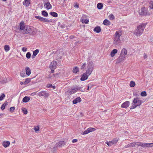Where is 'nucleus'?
<instances>
[{"instance_id":"1","label":"nucleus","mask_w":153,"mask_h":153,"mask_svg":"<svg viewBox=\"0 0 153 153\" xmlns=\"http://www.w3.org/2000/svg\"><path fill=\"white\" fill-rule=\"evenodd\" d=\"M146 26V24H142L138 26L134 33L137 36H139L143 33L144 30Z\"/></svg>"},{"instance_id":"2","label":"nucleus","mask_w":153,"mask_h":153,"mask_svg":"<svg viewBox=\"0 0 153 153\" xmlns=\"http://www.w3.org/2000/svg\"><path fill=\"white\" fill-rule=\"evenodd\" d=\"M122 35V33L121 31H116L114 35V39L113 44L114 45H117L121 42L120 37Z\"/></svg>"},{"instance_id":"3","label":"nucleus","mask_w":153,"mask_h":153,"mask_svg":"<svg viewBox=\"0 0 153 153\" xmlns=\"http://www.w3.org/2000/svg\"><path fill=\"white\" fill-rule=\"evenodd\" d=\"M142 102V101L140 98L137 97L134 98L132 101V105L130 109H134L137 106H140Z\"/></svg>"},{"instance_id":"4","label":"nucleus","mask_w":153,"mask_h":153,"mask_svg":"<svg viewBox=\"0 0 153 153\" xmlns=\"http://www.w3.org/2000/svg\"><path fill=\"white\" fill-rule=\"evenodd\" d=\"M94 65L92 62H89L87 66V70L86 71L88 75H90L91 74L94 70Z\"/></svg>"},{"instance_id":"5","label":"nucleus","mask_w":153,"mask_h":153,"mask_svg":"<svg viewBox=\"0 0 153 153\" xmlns=\"http://www.w3.org/2000/svg\"><path fill=\"white\" fill-rule=\"evenodd\" d=\"M35 17L40 20L41 22H51L52 21L50 19H47L42 17L41 16H36Z\"/></svg>"},{"instance_id":"6","label":"nucleus","mask_w":153,"mask_h":153,"mask_svg":"<svg viewBox=\"0 0 153 153\" xmlns=\"http://www.w3.org/2000/svg\"><path fill=\"white\" fill-rule=\"evenodd\" d=\"M57 63L56 62H51L50 65V68L51 70V73H53L54 72V70L56 67Z\"/></svg>"},{"instance_id":"7","label":"nucleus","mask_w":153,"mask_h":153,"mask_svg":"<svg viewBox=\"0 0 153 153\" xmlns=\"http://www.w3.org/2000/svg\"><path fill=\"white\" fill-rule=\"evenodd\" d=\"M38 95L39 97H47L49 96L48 93L45 91H41L38 93Z\"/></svg>"},{"instance_id":"8","label":"nucleus","mask_w":153,"mask_h":153,"mask_svg":"<svg viewBox=\"0 0 153 153\" xmlns=\"http://www.w3.org/2000/svg\"><path fill=\"white\" fill-rule=\"evenodd\" d=\"M96 129L93 128H89L86 130L81 133L82 135L88 134L91 132L94 131Z\"/></svg>"},{"instance_id":"9","label":"nucleus","mask_w":153,"mask_h":153,"mask_svg":"<svg viewBox=\"0 0 153 153\" xmlns=\"http://www.w3.org/2000/svg\"><path fill=\"white\" fill-rule=\"evenodd\" d=\"M32 28L30 26H27L26 27L25 32V34H30L31 33Z\"/></svg>"},{"instance_id":"10","label":"nucleus","mask_w":153,"mask_h":153,"mask_svg":"<svg viewBox=\"0 0 153 153\" xmlns=\"http://www.w3.org/2000/svg\"><path fill=\"white\" fill-rule=\"evenodd\" d=\"M147 10L146 8L143 7L141 9V12H139V13L141 16L146 15L147 14Z\"/></svg>"},{"instance_id":"11","label":"nucleus","mask_w":153,"mask_h":153,"mask_svg":"<svg viewBox=\"0 0 153 153\" xmlns=\"http://www.w3.org/2000/svg\"><path fill=\"white\" fill-rule=\"evenodd\" d=\"M89 76V75H88V74L85 72L84 73L83 75L81 76L80 80L82 81H85L88 79Z\"/></svg>"},{"instance_id":"12","label":"nucleus","mask_w":153,"mask_h":153,"mask_svg":"<svg viewBox=\"0 0 153 153\" xmlns=\"http://www.w3.org/2000/svg\"><path fill=\"white\" fill-rule=\"evenodd\" d=\"M125 58V56L124 55L120 54L118 59H117V62L119 63L124 60Z\"/></svg>"},{"instance_id":"13","label":"nucleus","mask_w":153,"mask_h":153,"mask_svg":"<svg viewBox=\"0 0 153 153\" xmlns=\"http://www.w3.org/2000/svg\"><path fill=\"white\" fill-rule=\"evenodd\" d=\"M130 104V103L129 101H126L121 105V107L123 108H127L129 106Z\"/></svg>"},{"instance_id":"14","label":"nucleus","mask_w":153,"mask_h":153,"mask_svg":"<svg viewBox=\"0 0 153 153\" xmlns=\"http://www.w3.org/2000/svg\"><path fill=\"white\" fill-rule=\"evenodd\" d=\"M44 7L47 10L51 9L52 6L49 2H46L44 4Z\"/></svg>"},{"instance_id":"15","label":"nucleus","mask_w":153,"mask_h":153,"mask_svg":"<svg viewBox=\"0 0 153 153\" xmlns=\"http://www.w3.org/2000/svg\"><path fill=\"white\" fill-rule=\"evenodd\" d=\"M23 4L26 7H27L30 4V0H25L23 2Z\"/></svg>"},{"instance_id":"16","label":"nucleus","mask_w":153,"mask_h":153,"mask_svg":"<svg viewBox=\"0 0 153 153\" xmlns=\"http://www.w3.org/2000/svg\"><path fill=\"white\" fill-rule=\"evenodd\" d=\"M153 146V143H143V147H152Z\"/></svg>"},{"instance_id":"17","label":"nucleus","mask_w":153,"mask_h":153,"mask_svg":"<svg viewBox=\"0 0 153 153\" xmlns=\"http://www.w3.org/2000/svg\"><path fill=\"white\" fill-rule=\"evenodd\" d=\"M20 29L21 30H24L25 29V23L24 22H21L20 23Z\"/></svg>"},{"instance_id":"18","label":"nucleus","mask_w":153,"mask_h":153,"mask_svg":"<svg viewBox=\"0 0 153 153\" xmlns=\"http://www.w3.org/2000/svg\"><path fill=\"white\" fill-rule=\"evenodd\" d=\"M117 50L116 49H114L110 53L111 57H113L115 56V54L117 52Z\"/></svg>"},{"instance_id":"19","label":"nucleus","mask_w":153,"mask_h":153,"mask_svg":"<svg viewBox=\"0 0 153 153\" xmlns=\"http://www.w3.org/2000/svg\"><path fill=\"white\" fill-rule=\"evenodd\" d=\"M65 145V143L64 141H61L59 142L56 144V146L59 147H62L63 146H64Z\"/></svg>"},{"instance_id":"20","label":"nucleus","mask_w":153,"mask_h":153,"mask_svg":"<svg viewBox=\"0 0 153 153\" xmlns=\"http://www.w3.org/2000/svg\"><path fill=\"white\" fill-rule=\"evenodd\" d=\"M94 31L97 33H99L101 31V28L100 26H97L94 29Z\"/></svg>"},{"instance_id":"21","label":"nucleus","mask_w":153,"mask_h":153,"mask_svg":"<svg viewBox=\"0 0 153 153\" xmlns=\"http://www.w3.org/2000/svg\"><path fill=\"white\" fill-rule=\"evenodd\" d=\"M81 101V98L79 97H77L74 99L73 101V103L74 104H75L78 102H79Z\"/></svg>"},{"instance_id":"22","label":"nucleus","mask_w":153,"mask_h":153,"mask_svg":"<svg viewBox=\"0 0 153 153\" xmlns=\"http://www.w3.org/2000/svg\"><path fill=\"white\" fill-rule=\"evenodd\" d=\"M134 143V147H135L136 146H140L141 147H143V143L140 142H133Z\"/></svg>"},{"instance_id":"23","label":"nucleus","mask_w":153,"mask_h":153,"mask_svg":"<svg viewBox=\"0 0 153 153\" xmlns=\"http://www.w3.org/2000/svg\"><path fill=\"white\" fill-rule=\"evenodd\" d=\"M26 74L27 76H29L31 73V71L30 68L28 67H26L25 68Z\"/></svg>"},{"instance_id":"24","label":"nucleus","mask_w":153,"mask_h":153,"mask_svg":"<svg viewBox=\"0 0 153 153\" xmlns=\"http://www.w3.org/2000/svg\"><path fill=\"white\" fill-rule=\"evenodd\" d=\"M10 144V142L9 141H7L6 142H4L3 143V145L5 148L9 146Z\"/></svg>"},{"instance_id":"25","label":"nucleus","mask_w":153,"mask_h":153,"mask_svg":"<svg viewBox=\"0 0 153 153\" xmlns=\"http://www.w3.org/2000/svg\"><path fill=\"white\" fill-rule=\"evenodd\" d=\"M39 52V50L38 49H36L35 51H33V54L32 56L33 58H34L35 56Z\"/></svg>"},{"instance_id":"26","label":"nucleus","mask_w":153,"mask_h":153,"mask_svg":"<svg viewBox=\"0 0 153 153\" xmlns=\"http://www.w3.org/2000/svg\"><path fill=\"white\" fill-rule=\"evenodd\" d=\"M30 100V98L29 97L27 96H25L23 99L22 101L24 102H27Z\"/></svg>"},{"instance_id":"27","label":"nucleus","mask_w":153,"mask_h":153,"mask_svg":"<svg viewBox=\"0 0 153 153\" xmlns=\"http://www.w3.org/2000/svg\"><path fill=\"white\" fill-rule=\"evenodd\" d=\"M127 51L126 49L125 48L123 49L121 52V54L124 55H127Z\"/></svg>"},{"instance_id":"28","label":"nucleus","mask_w":153,"mask_h":153,"mask_svg":"<svg viewBox=\"0 0 153 153\" xmlns=\"http://www.w3.org/2000/svg\"><path fill=\"white\" fill-rule=\"evenodd\" d=\"M103 24L106 25H110V22L107 19H105L104 21Z\"/></svg>"},{"instance_id":"29","label":"nucleus","mask_w":153,"mask_h":153,"mask_svg":"<svg viewBox=\"0 0 153 153\" xmlns=\"http://www.w3.org/2000/svg\"><path fill=\"white\" fill-rule=\"evenodd\" d=\"M134 143H131L129 144H127L126 145L125 147V148H128V147H134Z\"/></svg>"},{"instance_id":"30","label":"nucleus","mask_w":153,"mask_h":153,"mask_svg":"<svg viewBox=\"0 0 153 153\" xmlns=\"http://www.w3.org/2000/svg\"><path fill=\"white\" fill-rule=\"evenodd\" d=\"M80 21L83 23L88 24L89 22V20L87 19H81Z\"/></svg>"},{"instance_id":"31","label":"nucleus","mask_w":153,"mask_h":153,"mask_svg":"<svg viewBox=\"0 0 153 153\" xmlns=\"http://www.w3.org/2000/svg\"><path fill=\"white\" fill-rule=\"evenodd\" d=\"M8 102L7 101L5 102L4 103H3L1 106V109L2 110H4L5 108V106L8 105Z\"/></svg>"},{"instance_id":"32","label":"nucleus","mask_w":153,"mask_h":153,"mask_svg":"<svg viewBox=\"0 0 153 153\" xmlns=\"http://www.w3.org/2000/svg\"><path fill=\"white\" fill-rule=\"evenodd\" d=\"M42 15L44 17H48V13L45 10H43L42 12Z\"/></svg>"},{"instance_id":"33","label":"nucleus","mask_w":153,"mask_h":153,"mask_svg":"<svg viewBox=\"0 0 153 153\" xmlns=\"http://www.w3.org/2000/svg\"><path fill=\"white\" fill-rule=\"evenodd\" d=\"M79 71V68L77 67H75L73 68V72L74 73H76Z\"/></svg>"},{"instance_id":"34","label":"nucleus","mask_w":153,"mask_h":153,"mask_svg":"<svg viewBox=\"0 0 153 153\" xmlns=\"http://www.w3.org/2000/svg\"><path fill=\"white\" fill-rule=\"evenodd\" d=\"M103 7V4L102 3H98L97 4V7L99 9H102Z\"/></svg>"},{"instance_id":"35","label":"nucleus","mask_w":153,"mask_h":153,"mask_svg":"<svg viewBox=\"0 0 153 153\" xmlns=\"http://www.w3.org/2000/svg\"><path fill=\"white\" fill-rule=\"evenodd\" d=\"M50 14L52 16L55 17H57L58 16L57 13L55 12H51Z\"/></svg>"},{"instance_id":"36","label":"nucleus","mask_w":153,"mask_h":153,"mask_svg":"<svg viewBox=\"0 0 153 153\" xmlns=\"http://www.w3.org/2000/svg\"><path fill=\"white\" fill-rule=\"evenodd\" d=\"M34 129L36 132L39 131V126L38 125L37 126H35L34 127Z\"/></svg>"},{"instance_id":"37","label":"nucleus","mask_w":153,"mask_h":153,"mask_svg":"<svg viewBox=\"0 0 153 153\" xmlns=\"http://www.w3.org/2000/svg\"><path fill=\"white\" fill-rule=\"evenodd\" d=\"M77 90V89L76 88H74L72 89L70 91V93L71 94L74 93L76 92Z\"/></svg>"},{"instance_id":"38","label":"nucleus","mask_w":153,"mask_h":153,"mask_svg":"<svg viewBox=\"0 0 153 153\" xmlns=\"http://www.w3.org/2000/svg\"><path fill=\"white\" fill-rule=\"evenodd\" d=\"M30 81H31L30 78H27L25 79V82H24V84H26L28 83H29V82H30Z\"/></svg>"},{"instance_id":"39","label":"nucleus","mask_w":153,"mask_h":153,"mask_svg":"<svg viewBox=\"0 0 153 153\" xmlns=\"http://www.w3.org/2000/svg\"><path fill=\"white\" fill-rule=\"evenodd\" d=\"M4 48L6 52L10 50V47L8 45H5Z\"/></svg>"},{"instance_id":"40","label":"nucleus","mask_w":153,"mask_h":153,"mask_svg":"<svg viewBox=\"0 0 153 153\" xmlns=\"http://www.w3.org/2000/svg\"><path fill=\"white\" fill-rule=\"evenodd\" d=\"M135 85V82L133 81H131L130 82V86L131 87H133Z\"/></svg>"},{"instance_id":"41","label":"nucleus","mask_w":153,"mask_h":153,"mask_svg":"<svg viewBox=\"0 0 153 153\" xmlns=\"http://www.w3.org/2000/svg\"><path fill=\"white\" fill-rule=\"evenodd\" d=\"M22 110L24 114H27L28 111L25 108H22Z\"/></svg>"},{"instance_id":"42","label":"nucleus","mask_w":153,"mask_h":153,"mask_svg":"<svg viewBox=\"0 0 153 153\" xmlns=\"http://www.w3.org/2000/svg\"><path fill=\"white\" fill-rule=\"evenodd\" d=\"M26 56L27 59H29L31 56L30 53L29 52H27L26 54Z\"/></svg>"},{"instance_id":"43","label":"nucleus","mask_w":153,"mask_h":153,"mask_svg":"<svg viewBox=\"0 0 153 153\" xmlns=\"http://www.w3.org/2000/svg\"><path fill=\"white\" fill-rule=\"evenodd\" d=\"M141 95L143 97L146 96L147 95L146 92L145 91L142 92L141 93Z\"/></svg>"},{"instance_id":"44","label":"nucleus","mask_w":153,"mask_h":153,"mask_svg":"<svg viewBox=\"0 0 153 153\" xmlns=\"http://www.w3.org/2000/svg\"><path fill=\"white\" fill-rule=\"evenodd\" d=\"M109 19L110 20H112L114 19V17L113 14H110L109 16Z\"/></svg>"},{"instance_id":"45","label":"nucleus","mask_w":153,"mask_h":153,"mask_svg":"<svg viewBox=\"0 0 153 153\" xmlns=\"http://www.w3.org/2000/svg\"><path fill=\"white\" fill-rule=\"evenodd\" d=\"M112 143H113L116 144L117 143L118 141V139L117 138H115L114 139L112 140Z\"/></svg>"},{"instance_id":"46","label":"nucleus","mask_w":153,"mask_h":153,"mask_svg":"<svg viewBox=\"0 0 153 153\" xmlns=\"http://www.w3.org/2000/svg\"><path fill=\"white\" fill-rule=\"evenodd\" d=\"M86 65V63H85L83 64L82 65V66L81 68V70H83L85 68Z\"/></svg>"},{"instance_id":"47","label":"nucleus","mask_w":153,"mask_h":153,"mask_svg":"<svg viewBox=\"0 0 153 153\" xmlns=\"http://www.w3.org/2000/svg\"><path fill=\"white\" fill-rule=\"evenodd\" d=\"M5 97V95L4 94H3L1 95L0 97V100L1 101Z\"/></svg>"},{"instance_id":"48","label":"nucleus","mask_w":153,"mask_h":153,"mask_svg":"<svg viewBox=\"0 0 153 153\" xmlns=\"http://www.w3.org/2000/svg\"><path fill=\"white\" fill-rule=\"evenodd\" d=\"M150 4L151 5L149 7L150 8L152 9H153V2L152 1H151L150 2Z\"/></svg>"},{"instance_id":"49","label":"nucleus","mask_w":153,"mask_h":153,"mask_svg":"<svg viewBox=\"0 0 153 153\" xmlns=\"http://www.w3.org/2000/svg\"><path fill=\"white\" fill-rule=\"evenodd\" d=\"M15 107H11L10 108V112H13V111L15 110Z\"/></svg>"},{"instance_id":"50","label":"nucleus","mask_w":153,"mask_h":153,"mask_svg":"<svg viewBox=\"0 0 153 153\" xmlns=\"http://www.w3.org/2000/svg\"><path fill=\"white\" fill-rule=\"evenodd\" d=\"M60 27L62 28H65V26L64 24H62L59 25Z\"/></svg>"},{"instance_id":"51","label":"nucleus","mask_w":153,"mask_h":153,"mask_svg":"<svg viewBox=\"0 0 153 153\" xmlns=\"http://www.w3.org/2000/svg\"><path fill=\"white\" fill-rule=\"evenodd\" d=\"M22 50L23 52H26L27 51V48L25 47H23L22 48Z\"/></svg>"},{"instance_id":"52","label":"nucleus","mask_w":153,"mask_h":153,"mask_svg":"<svg viewBox=\"0 0 153 153\" xmlns=\"http://www.w3.org/2000/svg\"><path fill=\"white\" fill-rule=\"evenodd\" d=\"M143 57L144 59H146L147 57V55L145 53L143 54Z\"/></svg>"},{"instance_id":"53","label":"nucleus","mask_w":153,"mask_h":153,"mask_svg":"<svg viewBox=\"0 0 153 153\" xmlns=\"http://www.w3.org/2000/svg\"><path fill=\"white\" fill-rule=\"evenodd\" d=\"M20 75L21 76L24 77L25 76V73L23 74V73H20Z\"/></svg>"},{"instance_id":"54","label":"nucleus","mask_w":153,"mask_h":153,"mask_svg":"<svg viewBox=\"0 0 153 153\" xmlns=\"http://www.w3.org/2000/svg\"><path fill=\"white\" fill-rule=\"evenodd\" d=\"M77 141V140L76 139H74L72 141V142L73 143H74L75 142H76Z\"/></svg>"},{"instance_id":"55","label":"nucleus","mask_w":153,"mask_h":153,"mask_svg":"<svg viewBox=\"0 0 153 153\" xmlns=\"http://www.w3.org/2000/svg\"><path fill=\"white\" fill-rule=\"evenodd\" d=\"M74 7L77 8H79V5L77 3L75 4Z\"/></svg>"},{"instance_id":"56","label":"nucleus","mask_w":153,"mask_h":153,"mask_svg":"<svg viewBox=\"0 0 153 153\" xmlns=\"http://www.w3.org/2000/svg\"><path fill=\"white\" fill-rule=\"evenodd\" d=\"M87 17L86 15H83L81 19H84V18H86Z\"/></svg>"},{"instance_id":"57","label":"nucleus","mask_w":153,"mask_h":153,"mask_svg":"<svg viewBox=\"0 0 153 153\" xmlns=\"http://www.w3.org/2000/svg\"><path fill=\"white\" fill-rule=\"evenodd\" d=\"M109 144H110L109 146H111L112 145L114 144V143H112V141H109Z\"/></svg>"},{"instance_id":"58","label":"nucleus","mask_w":153,"mask_h":153,"mask_svg":"<svg viewBox=\"0 0 153 153\" xmlns=\"http://www.w3.org/2000/svg\"><path fill=\"white\" fill-rule=\"evenodd\" d=\"M105 143L107 144L108 146H109L110 144H109V142H108L107 141L106 142H105Z\"/></svg>"},{"instance_id":"59","label":"nucleus","mask_w":153,"mask_h":153,"mask_svg":"<svg viewBox=\"0 0 153 153\" xmlns=\"http://www.w3.org/2000/svg\"><path fill=\"white\" fill-rule=\"evenodd\" d=\"M105 143L107 144L108 146H109L110 144H109V142H108L107 141L106 142H105Z\"/></svg>"},{"instance_id":"60","label":"nucleus","mask_w":153,"mask_h":153,"mask_svg":"<svg viewBox=\"0 0 153 153\" xmlns=\"http://www.w3.org/2000/svg\"><path fill=\"white\" fill-rule=\"evenodd\" d=\"M52 86V85L51 84H48L47 85V87L48 88H49V87H51Z\"/></svg>"},{"instance_id":"61","label":"nucleus","mask_w":153,"mask_h":153,"mask_svg":"<svg viewBox=\"0 0 153 153\" xmlns=\"http://www.w3.org/2000/svg\"><path fill=\"white\" fill-rule=\"evenodd\" d=\"M59 74V73H56L55 74H53V75L55 76H57Z\"/></svg>"},{"instance_id":"62","label":"nucleus","mask_w":153,"mask_h":153,"mask_svg":"<svg viewBox=\"0 0 153 153\" xmlns=\"http://www.w3.org/2000/svg\"><path fill=\"white\" fill-rule=\"evenodd\" d=\"M74 38V36H70V38L71 39H73V38Z\"/></svg>"},{"instance_id":"63","label":"nucleus","mask_w":153,"mask_h":153,"mask_svg":"<svg viewBox=\"0 0 153 153\" xmlns=\"http://www.w3.org/2000/svg\"><path fill=\"white\" fill-rule=\"evenodd\" d=\"M23 83H24V82L23 83V82H20V84L21 85H22L23 84Z\"/></svg>"},{"instance_id":"64","label":"nucleus","mask_w":153,"mask_h":153,"mask_svg":"<svg viewBox=\"0 0 153 153\" xmlns=\"http://www.w3.org/2000/svg\"><path fill=\"white\" fill-rule=\"evenodd\" d=\"M89 86H88L87 90H89Z\"/></svg>"}]
</instances>
